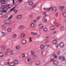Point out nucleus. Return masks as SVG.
<instances>
[{"instance_id":"37998d69","label":"nucleus","mask_w":66,"mask_h":66,"mask_svg":"<svg viewBox=\"0 0 66 66\" xmlns=\"http://www.w3.org/2000/svg\"><path fill=\"white\" fill-rule=\"evenodd\" d=\"M53 57L54 59H56L57 56L55 55V54H54L53 55Z\"/></svg>"},{"instance_id":"864d4df0","label":"nucleus","mask_w":66,"mask_h":66,"mask_svg":"<svg viewBox=\"0 0 66 66\" xmlns=\"http://www.w3.org/2000/svg\"><path fill=\"white\" fill-rule=\"evenodd\" d=\"M53 39L54 40H56V39H57V37H55L53 38Z\"/></svg>"},{"instance_id":"49530a36","label":"nucleus","mask_w":66,"mask_h":66,"mask_svg":"<svg viewBox=\"0 0 66 66\" xmlns=\"http://www.w3.org/2000/svg\"><path fill=\"white\" fill-rule=\"evenodd\" d=\"M55 46L56 48H57L58 47V44H57V43H56L55 44Z\"/></svg>"},{"instance_id":"8fccbe9b","label":"nucleus","mask_w":66,"mask_h":66,"mask_svg":"<svg viewBox=\"0 0 66 66\" xmlns=\"http://www.w3.org/2000/svg\"><path fill=\"white\" fill-rule=\"evenodd\" d=\"M13 17V15H12L11 16L8 18V19H11Z\"/></svg>"},{"instance_id":"c9c22d12","label":"nucleus","mask_w":66,"mask_h":66,"mask_svg":"<svg viewBox=\"0 0 66 66\" xmlns=\"http://www.w3.org/2000/svg\"><path fill=\"white\" fill-rule=\"evenodd\" d=\"M10 65L11 66H14L15 65V63H10Z\"/></svg>"},{"instance_id":"f3484780","label":"nucleus","mask_w":66,"mask_h":66,"mask_svg":"<svg viewBox=\"0 0 66 66\" xmlns=\"http://www.w3.org/2000/svg\"><path fill=\"white\" fill-rule=\"evenodd\" d=\"M18 28L19 29L22 30L24 28V26L22 25L20 26Z\"/></svg>"},{"instance_id":"7ed1b4c3","label":"nucleus","mask_w":66,"mask_h":66,"mask_svg":"<svg viewBox=\"0 0 66 66\" xmlns=\"http://www.w3.org/2000/svg\"><path fill=\"white\" fill-rule=\"evenodd\" d=\"M60 59L61 62H63L65 61V59L63 56H60Z\"/></svg>"},{"instance_id":"393cba45","label":"nucleus","mask_w":66,"mask_h":66,"mask_svg":"<svg viewBox=\"0 0 66 66\" xmlns=\"http://www.w3.org/2000/svg\"><path fill=\"white\" fill-rule=\"evenodd\" d=\"M10 54L11 55H13L14 54V51L12 50L10 53Z\"/></svg>"},{"instance_id":"7c9ffc66","label":"nucleus","mask_w":66,"mask_h":66,"mask_svg":"<svg viewBox=\"0 0 66 66\" xmlns=\"http://www.w3.org/2000/svg\"><path fill=\"white\" fill-rule=\"evenodd\" d=\"M27 62H30V61H31V58H28L27 59Z\"/></svg>"},{"instance_id":"a211bd4d","label":"nucleus","mask_w":66,"mask_h":66,"mask_svg":"<svg viewBox=\"0 0 66 66\" xmlns=\"http://www.w3.org/2000/svg\"><path fill=\"white\" fill-rule=\"evenodd\" d=\"M37 57L36 55L35 54L32 55V59H35Z\"/></svg>"},{"instance_id":"de8ad7c7","label":"nucleus","mask_w":66,"mask_h":66,"mask_svg":"<svg viewBox=\"0 0 66 66\" xmlns=\"http://www.w3.org/2000/svg\"><path fill=\"white\" fill-rule=\"evenodd\" d=\"M55 16L56 17H58V13L56 12L55 14Z\"/></svg>"},{"instance_id":"6ab92c4d","label":"nucleus","mask_w":66,"mask_h":66,"mask_svg":"<svg viewBox=\"0 0 66 66\" xmlns=\"http://www.w3.org/2000/svg\"><path fill=\"white\" fill-rule=\"evenodd\" d=\"M37 34V32H31V35H36Z\"/></svg>"},{"instance_id":"f704fd0d","label":"nucleus","mask_w":66,"mask_h":66,"mask_svg":"<svg viewBox=\"0 0 66 66\" xmlns=\"http://www.w3.org/2000/svg\"><path fill=\"white\" fill-rule=\"evenodd\" d=\"M33 17V15L32 14H31L29 15V18H32Z\"/></svg>"},{"instance_id":"052dcab7","label":"nucleus","mask_w":66,"mask_h":66,"mask_svg":"<svg viewBox=\"0 0 66 66\" xmlns=\"http://www.w3.org/2000/svg\"><path fill=\"white\" fill-rule=\"evenodd\" d=\"M60 53H61V52L60 51H58L57 52V53L58 54H60Z\"/></svg>"},{"instance_id":"a878e982","label":"nucleus","mask_w":66,"mask_h":66,"mask_svg":"<svg viewBox=\"0 0 66 66\" xmlns=\"http://www.w3.org/2000/svg\"><path fill=\"white\" fill-rule=\"evenodd\" d=\"M2 9L3 10H5V11H7V8H5L4 7H3Z\"/></svg>"},{"instance_id":"338daca9","label":"nucleus","mask_w":66,"mask_h":66,"mask_svg":"<svg viewBox=\"0 0 66 66\" xmlns=\"http://www.w3.org/2000/svg\"><path fill=\"white\" fill-rule=\"evenodd\" d=\"M10 6V4H8V5H6V7H7V6Z\"/></svg>"},{"instance_id":"aec40b11","label":"nucleus","mask_w":66,"mask_h":66,"mask_svg":"<svg viewBox=\"0 0 66 66\" xmlns=\"http://www.w3.org/2000/svg\"><path fill=\"white\" fill-rule=\"evenodd\" d=\"M59 9H64L65 8V6H60L59 7Z\"/></svg>"},{"instance_id":"9b49d317","label":"nucleus","mask_w":66,"mask_h":66,"mask_svg":"<svg viewBox=\"0 0 66 66\" xmlns=\"http://www.w3.org/2000/svg\"><path fill=\"white\" fill-rule=\"evenodd\" d=\"M17 37V35L16 34H14L12 35V38L13 39H15Z\"/></svg>"},{"instance_id":"e433bc0d","label":"nucleus","mask_w":66,"mask_h":66,"mask_svg":"<svg viewBox=\"0 0 66 66\" xmlns=\"http://www.w3.org/2000/svg\"><path fill=\"white\" fill-rule=\"evenodd\" d=\"M54 27L53 26H52L51 27V30H54Z\"/></svg>"},{"instance_id":"ea45409f","label":"nucleus","mask_w":66,"mask_h":66,"mask_svg":"<svg viewBox=\"0 0 66 66\" xmlns=\"http://www.w3.org/2000/svg\"><path fill=\"white\" fill-rule=\"evenodd\" d=\"M1 3H4V2H6V1H5V0H1Z\"/></svg>"},{"instance_id":"5fc2aeb1","label":"nucleus","mask_w":66,"mask_h":66,"mask_svg":"<svg viewBox=\"0 0 66 66\" xmlns=\"http://www.w3.org/2000/svg\"><path fill=\"white\" fill-rule=\"evenodd\" d=\"M47 30V29L46 28H45L44 29V31H46Z\"/></svg>"},{"instance_id":"58836bf2","label":"nucleus","mask_w":66,"mask_h":66,"mask_svg":"<svg viewBox=\"0 0 66 66\" xmlns=\"http://www.w3.org/2000/svg\"><path fill=\"white\" fill-rule=\"evenodd\" d=\"M49 36L48 35H46L45 36V37L46 38H49Z\"/></svg>"},{"instance_id":"0e129e2a","label":"nucleus","mask_w":66,"mask_h":66,"mask_svg":"<svg viewBox=\"0 0 66 66\" xmlns=\"http://www.w3.org/2000/svg\"><path fill=\"white\" fill-rule=\"evenodd\" d=\"M36 4L34 5L33 6H32V8H34V7H35L36 6Z\"/></svg>"},{"instance_id":"473e14b6","label":"nucleus","mask_w":66,"mask_h":66,"mask_svg":"<svg viewBox=\"0 0 66 66\" xmlns=\"http://www.w3.org/2000/svg\"><path fill=\"white\" fill-rule=\"evenodd\" d=\"M60 29L61 31H63L64 30V27H62L60 28Z\"/></svg>"},{"instance_id":"f8f14e48","label":"nucleus","mask_w":66,"mask_h":66,"mask_svg":"<svg viewBox=\"0 0 66 66\" xmlns=\"http://www.w3.org/2000/svg\"><path fill=\"white\" fill-rule=\"evenodd\" d=\"M43 27V25L42 24H40L38 26V28L39 29H42Z\"/></svg>"},{"instance_id":"9d476101","label":"nucleus","mask_w":66,"mask_h":66,"mask_svg":"<svg viewBox=\"0 0 66 66\" xmlns=\"http://www.w3.org/2000/svg\"><path fill=\"white\" fill-rule=\"evenodd\" d=\"M62 16L63 17H66V12L64 11L62 13Z\"/></svg>"},{"instance_id":"1a4fd4ad","label":"nucleus","mask_w":66,"mask_h":66,"mask_svg":"<svg viewBox=\"0 0 66 66\" xmlns=\"http://www.w3.org/2000/svg\"><path fill=\"white\" fill-rule=\"evenodd\" d=\"M1 49L2 50H3L5 49V46L4 45H3L1 46Z\"/></svg>"},{"instance_id":"c756f323","label":"nucleus","mask_w":66,"mask_h":66,"mask_svg":"<svg viewBox=\"0 0 66 66\" xmlns=\"http://www.w3.org/2000/svg\"><path fill=\"white\" fill-rule=\"evenodd\" d=\"M12 31V29L10 28H9L7 29V31L8 32H11Z\"/></svg>"},{"instance_id":"3c124183","label":"nucleus","mask_w":66,"mask_h":66,"mask_svg":"<svg viewBox=\"0 0 66 66\" xmlns=\"http://www.w3.org/2000/svg\"><path fill=\"white\" fill-rule=\"evenodd\" d=\"M6 51H7V52H10V51H11V50H10V49H7L6 50Z\"/></svg>"},{"instance_id":"69168bd1","label":"nucleus","mask_w":66,"mask_h":66,"mask_svg":"<svg viewBox=\"0 0 66 66\" xmlns=\"http://www.w3.org/2000/svg\"><path fill=\"white\" fill-rule=\"evenodd\" d=\"M36 21H37V20H34V22H36Z\"/></svg>"},{"instance_id":"603ef678","label":"nucleus","mask_w":66,"mask_h":66,"mask_svg":"<svg viewBox=\"0 0 66 66\" xmlns=\"http://www.w3.org/2000/svg\"><path fill=\"white\" fill-rule=\"evenodd\" d=\"M2 12H3V13H6V11L4 10H2Z\"/></svg>"},{"instance_id":"0eeeda50","label":"nucleus","mask_w":66,"mask_h":66,"mask_svg":"<svg viewBox=\"0 0 66 66\" xmlns=\"http://www.w3.org/2000/svg\"><path fill=\"white\" fill-rule=\"evenodd\" d=\"M26 40L24 39L22 40L21 41V44H26Z\"/></svg>"},{"instance_id":"6e6d98bb","label":"nucleus","mask_w":66,"mask_h":66,"mask_svg":"<svg viewBox=\"0 0 66 66\" xmlns=\"http://www.w3.org/2000/svg\"><path fill=\"white\" fill-rule=\"evenodd\" d=\"M54 61V59H51L50 60V61Z\"/></svg>"},{"instance_id":"79ce46f5","label":"nucleus","mask_w":66,"mask_h":66,"mask_svg":"<svg viewBox=\"0 0 66 66\" xmlns=\"http://www.w3.org/2000/svg\"><path fill=\"white\" fill-rule=\"evenodd\" d=\"M1 27L2 29H5V26L4 25H2Z\"/></svg>"},{"instance_id":"cd10ccee","label":"nucleus","mask_w":66,"mask_h":66,"mask_svg":"<svg viewBox=\"0 0 66 66\" xmlns=\"http://www.w3.org/2000/svg\"><path fill=\"white\" fill-rule=\"evenodd\" d=\"M2 5L3 6H6L7 4L5 3H3L2 4Z\"/></svg>"},{"instance_id":"ddd939ff","label":"nucleus","mask_w":66,"mask_h":66,"mask_svg":"<svg viewBox=\"0 0 66 66\" xmlns=\"http://www.w3.org/2000/svg\"><path fill=\"white\" fill-rule=\"evenodd\" d=\"M4 23L5 24H9L10 23V21L9 20H7L6 21H5L4 22Z\"/></svg>"},{"instance_id":"b1692460","label":"nucleus","mask_w":66,"mask_h":66,"mask_svg":"<svg viewBox=\"0 0 66 66\" xmlns=\"http://www.w3.org/2000/svg\"><path fill=\"white\" fill-rule=\"evenodd\" d=\"M25 36V34L24 33H22L21 35V37H23Z\"/></svg>"},{"instance_id":"4d7b16f0","label":"nucleus","mask_w":66,"mask_h":66,"mask_svg":"<svg viewBox=\"0 0 66 66\" xmlns=\"http://www.w3.org/2000/svg\"><path fill=\"white\" fill-rule=\"evenodd\" d=\"M56 42V41L54 40L53 42V44H55V43Z\"/></svg>"},{"instance_id":"a19ab883","label":"nucleus","mask_w":66,"mask_h":66,"mask_svg":"<svg viewBox=\"0 0 66 66\" xmlns=\"http://www.w3.org/2000/svg\"><path fill=\"white\" fill-rule=\"evenodd\" d=\"M15 48L16 49H19L20 48V47L19 46H16L15 47Z\"/></svg>"},{"instance_id":"5701e85b","label":"nucleus","mask_w":66,"mask_h":66,"mask_svg":"<svg viewBox=\"0 0 66 66\" xmlns=\"http://www.w3.org/2000/svg\"><path fill=\"white\" fill-rule=\"evenodd\" d=\"M45 47V46L43 45H42L40 47V48L41 49H43Z\"/></svg>"},{"instance_id":"2f4dec72","label":"nucleus","mask_w":66,"mask_h":66,"mask_svg":"<svg viewBox=\"0 0 66 66\" xmlns=\"http://www.w3.org/2000/svg\"><path fill=\"white\" fill-rule=\"evenodd\" d=\"M3 56V53H0V57H2Z\"/></svg>"},{"instance_id":"bf43d9fd","label":"nucleus","mask_w":66,"mask_h":66,"mask_svg":"<svg viewBox=\"0 0 66 66\" xmlns=\"http://www.w3.org/2000/svg\"><path fill=\"white\" fill-rule=\"evenodd\" d=\"M5 55H7V54H8V53L7 52H5Z\"/></svg>"},{"instance_id":"a18cd8bd","label":"nucleus","mask_w":66,"mask_h":66,"mask_svg":"<svg viewBox=\"0 0 66 66\" xmlns=\"http://www.w3.org/2000/svg\"><path fill=\"white\" fill-rule=\"evenodd\" d=\"M1 34L2 35H4L5 34V33L3 32H1Z\"/></svg>"},{"instance_id":"13d9d810","label":"nucleus","mask_w":66,"mask_h":66,"mask_svg":"<svg viewBox=\"0 0 66 66\" xmlns=\"http://www.w3.org/2000/svg\"><path fill=\"white\" fill-rule=\"evenodd\" d=\"M59 25H60L59 23H57L56 24V27H59Z\"/></svg>"},{"instance_id":"412c9836","label":"nucleus","mask_w":66,"mask_h":66,"mask_svg":"<svg viewBox=\"0 0 66 66\" xmlns=\"http://www.w3.org/2000/svg\"><path fill=\"white\" fill-rule=\"evenodd\" d=\"M53 63L55 65H57L58 64V62L56 61H55Z\"/></svg>"},{"instance_id":"e2e57ef3","label":"nucleus","mask_w":66,"mask_h":66,"mask_svg":"<svg viewBox=\"0 0 66 66\" xmlns=\"http://www.w3.org/2000/svg\"><path fill=\"white\" fill-rule=\"evenodd\" d=\"M4 65H7V63L6 62H4Z\"/></svg>"},{"instance_id":"2eb2a0df","label":"nucleus","mask_w":66,"mask_h":66,"mask_svg":"<svg viewBox=\"0 0 66 66\" xmlns=\"http://www.w3.org/2000/svg\"><path fill=\"white\" fill-rule=\"evenodd\" d=\"M14 64H18L19 63V62L18 60H15L14 61Z\"/></svg>"},{"instance_id":"4be33fe9","label":"nucleus","mask_w":66,"mask_h":66,"mask_svg":"<svg viewBox=\"0 0 66 66\" xmlns=\"http://www.w3.org/2000/svg\"><path fill=\"white\" fill-rule=\"evenodd\" d=\"M22 58H25L26 57V54L24 53H23L22 54Z\"/></svg>"},{"instance_id":"680f3d73","label":"nucleus","mask_w":66,"mask_h":66,"mask_svg":"<svg viewBox=\"0 0 66 66\" xmlns=\"http://www.w3.org/2000/svg\"><path fill=\"white\" fill-rule=\"evenodd\" d=\"M40 18V16H38L37 17V19H39Z\"/></svg>"},{"instance_id":"bb28decb","label":"nucleus","mask_w":66,"mask_h":66,"mask_svg":"<svg viewBox=\"0 0 66 66\" xmlns=\"http://www.w3.org/2000/svg\"><path fill=\"white\" fill-rule=\"evenodd\" d=\"M34 26V24L33 23H32L30 24V26L31 28H33Z\"/></svg>"},{"instance_id":"f03ea898","label":"nucleus","mask_w":66,"mask_h":66,"mask_svg":"<svg viewBox=\"0 0 66 66\" xmlns=\"http://www.w3.org/2000/svg\"><path fill=\"white\" fill-rule=\"evenodd\" d=\"M56 11V7H53L52 8V12L53 13H55Z\"/></svg>"},{"instance_id":"c85d7f7f","label":"nucleus","mask_w":66,"mask_h":66,"mask_svg":"<svg viewBox=\"0 0 66 66\" xmlns=\"http://www.w3.org/2000/svg\"><path fill=\"white\" fill-rule=\"evenodd\" d=\"M34 51H31L30 52V53L31 54V55H33V54H34Z\"/></svg>"},{"instance_id":"4c0bfd02","label":"nucleus","mask_w":66,"mask_h":66,"mask_svg":"<svg viewBox=\"0 0 66 66\" xmlns=\"http://www.w3.org/2000/svg\"><path fill=\"white\" fill-rule=\"evenodd\" d=\"M44 42L45 43H47L48 42V39L45 40Z\"/></svg>"},{"instance_id":"dca6fc26","label":"nucleus","mask_w":66,"mask_h":66,"mask_svg":"<svg viewBox=\"0 0 66 66\" xmlns=\"http://www.w3.org/2000/svg\"><path fill=\"white\" fill-rule=\"evenodd\" d=\"M43 15L44 17H46L48 15V14H47V12H44L43 13Z\"/></svg>"},{"instance_id":"20e7f679","label":"nucleus","mask_w":66,"mask_h":66,"mask_svg":"<svg viewBox=\"0 0 66 66\" xmlns=\"http://www.w3.org/2000/svg\"><path fill=\"white\" fill-rule=\"evenodd\" d=\"M59 46L61 48H62L64 46V44L62 42H61L59 44Z\"/></svg>"},{"instance_id":"72a5a7b5","label":"nucleus","mask_w":66,"mask_h":66,"mask_svg":"<svg viewBox=\"0 0 66 66\" xmlns=\"http://www.w3.org/2000/svg\"><path fill=\"white\" fill-rule=\"evenodd\" d=\"M17 11H18V10L16 9H14L13 10V12L15 13H16L17 12Z\"/></svg>"},{"instance_id":"39448f33","label":"nucleus","mask_w":66,"mask_h":66,"mask_svg":"<svg viewBox=\"0 0 66 66\" xmlns=\"http://www.w3.org/2000/svg\"><path fill=\"white\" fill-rule=\"evenodd\" d=\"M22 18V15H18L16 17V19H19L21 18Z\"/></svg>"},{"instance_id":"774afa93","label":"nucleus","mask_w":66,"mask_h":66,"mask_svg":"<svg viewBox=\"0 0 66 66\" xmlns=\"http://www.w3.org/2000/svg\"><path fill=\"white\" fill-rule=\"evenodd\" d=\"M39 36H39V35H37V37H39Z\"/></svg>"},{"instance_id":"f257e3e1","label":"nucleus","mask_w":66,"mask_h":66,"mask_svg":"<svg viewBox=\"0 0 66 66\" xmlns=\"http://www.w3.org/2000/svg\"><path fill=\"white\" fill-rule=\"evenodd\" d=\"M46 54V51L45 50L42 51L41 52L40 55L41 56H43L44 55Z\"/></svg>"},{"instance_id":"09e8293b","label":"nucleus","mask_w":66,"mask_h":66,"mask_svg":"<svg viewBox=\"0 0 66 66\" xmlns=\"http://www.w3.org/2000/svg\"><path fill=\"white\" fill-rule=\"evenodd\" d=\"M48 9H49V8L44 7L43 8L44 10H48Z\"/></svg>"},{"instance_id":"423d86ee","label":"nucleus","mask_w":66,"mask_h":66,"mask_svg":"<svg viewBox=\"0 0 66 66\" xmlns=\"http://www.w3.org/2000/svg\"><path fill=\"white\" fill-rule=\"evenodd\" d=\"M40 61L38 60L36 62L35 64L36 65H39L40 64Z\"/></svg>"},{"instance_id":"4468645a","label":"nucleus","mask_w":66,"mask_h":66,"mask_svg":"<svg viewBox=\"0 0 66 66\" xmlns=\"http://www.w3.org/2000/svg\"><path fill=\"white\" fill-rule=\"evenodd\" d=\"M34 4V2H30L28 3L29 5H33Z\"/></svg>"},{"instance_id":"c03bdc74","label":"nucleus","mask_w":66,"mask_h":66,"mask_svg":"<svg viewBox=\"0 0 66 66\" xmlns=\"http://www.w3.org/2000/svg\"><path fill=\"white\" fill-rule=\"evenodd\" d=\"M56 33V31L53 32L52 33V35H54V34H55V33Z\"/></svg>"},{"instance_id":"6e6552de","label":"nucleus","mask_w":66,"mask_h":66,"mask_svg":"<svg viewBox=\"0 0 66 66\" xmlns=\"http://www.w3.org/2000/svg\"><path fill=\"white\" fill-rule=\"evenodd\" d=\"M42 20L44 22H47V19L46 17H44L42 18Z\"/></svg>"}]
</instances>
